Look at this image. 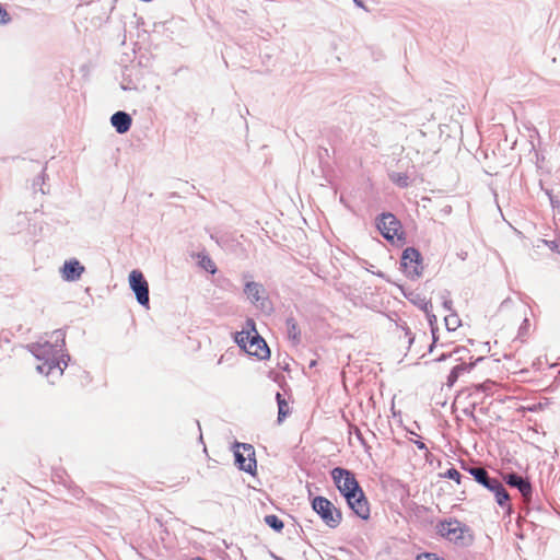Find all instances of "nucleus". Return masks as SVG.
<instances>
[{
  "label": "nucleus",
  "mask_w": 560,
  "mask_h": 560,
  "mask_svg": "<svg viewBox=\"0 0 560 560\" xmlns=\"http://www.w3.org/2000/svg\"><path fill=\"white\" fill-rule=\"evenodd\" d=\"M330 475L335 486L353 513L362 520H368L370 517V505L354 474L346 468L335 467Z\"/></svg>",
  "instance_id": "2"
},
{
  "label": "nucleus",
  "mask_w": 560,
  "mask_h": 560,
  "mask_svg": "<svg viewBox=\"0 0 560 560\" xmlns=\"http://www.w3.org/2000/svg\"><path fill=\"white\" fill-rule=\"evenodd\" d=\"M350 433H353L355 435V438L359 440V442L361 443V445L368 450L370 448V446L368 445L361 430L358 428V427H351L350 429Z\"/></svg>",
  "instance_id": "25"
},
{
  "label": "nucleus",
  "mask_w": 560,
  "mask_h": 560,
  "mask_svg": "<svg viewBox=\"0 0 560 560\" xmlns=\"http://www.w3.org/2000/svg\"><path fill=\"white\" fill-rule=\"evenodd\" d=\"M129 285L136 295L137 302L144 307H149V283L140 270H132L129 273Z\"/></svg>",
  "instance_id": "10"
},
{
  "label": "nucleus",
  "mask_w": 560,
  "mask_h": 560,
  "mask_svg": "<svg viewBox=\"0 0 560 560\" xmlns=\"http://www.w3.org/2000/svg\"><path fill=\"white\" fill-rule=\"evenodd\" d=\"M462 468L467 471L476 482L493 492L495 501L501 508L511 509L510 494L498 478L491 477L487 469L481 466L463 463Z\"/></svg>",
  "instance_id": "4"
},
{
  "label": "nucleus",
  "mask_w": 560,
  "mask_h": 560,
  "mask_svg": "<svg viewBox=\"0 0 560 560\" xmlns=\"http://www.w3.org/2000/svg\"><path fill=\"white\" fill-rule=\"evenodd\" d=\"M110 124L118 133L124 135L129 131L132 118L128 113L118 110L112 115Z\"/></svg>",
  "instance_id": "15"
},
{
  "label": "nucleus",
  "mask_w": 560,
  "mask_h": 560,
  "mask_svg": "<svg viewBox=\"0 0 560 560\" xmlns=\"http://www.w3.org/2000/svg\"><path fill=\"white\" fill-rule=\"evenodd\" d=\"M400 268L410 279H417L422 275V256L415 247L404 249L400 258Z\"/></svg>",
  "instance_id": "9"
},
{
  "label": "nucleus",
  "mask_w": 560,
  "mask_h": 560,
  "mask_svg": "<svg viewBox=\"0 0 560 560\" xmlns=\"http://www.w3.org/2000/svg\"><path fill=\"white\" fill-rule=\"evenodd\" d=\"M421 310L425 313L430 328H431L432 343L429 347V352H432L435 347V343L439 339V337L436 335V332L439 330L438 318L434 314H432V304L430 301H423V306H421Z\"/></svg>",
  "instance_id": "16"
},
{
  "label": "nucleus",
  "mask_w": 560,
  "mask_h": 560,
  "mask_svg": "<svg viewBox=\"0 0 560 560\" xmlns=\"http://www.w3.org/2000/svg\"><path fill=\"white\" fill-rule=\"evenodd\" d=\"M44 184V174L39 175L36 179H34L33 186L36 189L37 186L39 187V190L45 194V190L43 189Z\"/></svg>",
  "instance_id": "34"
},
{
  "label": "nucleus",
  "mask_w": 560,
  "mask_h": 560,
  "mask_svg": "<svg viewBox=\"0 0 560 560\" xmlns=\"http://www.w3.org/2000/svg\"><path fill=\"white\" fill-rule=\"evenodd\" d=\"M447 330L454 331L460 325V319L456 313H452L444 318Z\"/></svg>",
  "instance_id": "21"
},
{
  "label": "nucleus",
  "mask_w": 560,
  "mask_h": 560,
  "mask_svg": "<svg viewBox=\"0 0 560 560\" xmlns=\"http://www.w3.org/2000/svg\"><path fill=\"white\" fill-rule=\"evenodd\" d=\"M413 443L419 450L428 451L427 445L422 441L417 440Z\"/></svg>",
  "instance_id": "37"
},
{
  "label": "nucleus",
  "mask_w": 560,
  "mask_h": 560,
  "mask_svg": "<svg viewBox=\"0 0 560 560\" xmlns=\"http://www.w3.org/2000/svg\"><path fill=\"white\" fill-rule=\"evenodd\" d=\"M312 509L318 514L324 524L329 528H336L342 521V513L327 498L318 495L311 502Z\"/></svg>",
  "instance_id": "6"
},
{
  "label": "nucleus",
  "mask_w": 560,
  "mask_h": 560,
  "mask_svg": "<svg viewBox=\"0 0 560 560\" xmlns=\"http://www.w3.org/2000/svg\"><path fill=\"white\" fill-rule=\"evenodd\" d=\"M457 370H451L448 376H447V382H446V385L452 387L456 381L458 380V375L456 374Z\"/></svg>",
  "instance_id": "31"
},
{
  "label": "nucleus",
  "mask_w": 560,
  "mask_h": 560,
  "mask_svg": "<svg viewBox=\"0 0 560 560\" xmlns=\"http://www.w3.org/2000/svg\"><path fill=\"white\" fill-rule=\"evenodd\" d=\"M84 270V266L79 260L70 259L65 261L61 268V276L66 281H77L81 278Z\"/></svg>",
  "instance_id": "14"
},
{
  "label": "nucleus",
  "mask_w": 560,
  "mask_h": 560,
  "mask_svg": "<svg viewBox=\"0 0 560 560\" xmlns=\"http://www.w3.org/2000/svg\"><path fill=\"white\" fill-rule=\"evenodd\" d=\"M397 185L400 187H407L408 186V177L406 175H404V176L399 175L398 179H397Z\"/></svg>",
  "instance_id": "35"
},
{
  "label": "nucleus",
  "mask_w": 560,
  "mask_h": 560,
  "mask_svg": "<svg viewBox=\"0 0 560 560\" xmlns=\"http://www.w3.org/2000/svg\"><path fill=\"white\" fill-rule=\"evenodd\" d=\"M217 273V267L212 262V284L215 287V289L212 290V299H223L224 294L231 293L233 290L232 282L224 278V277H217L214 278Z\"/></svg>",
  "instance_id": "13"
},
{
  "label": "nucleus",
  "mask_w": 560,
  "mask_h": 560,
  "mask_svg": "<svg viewBox=\"0 0 560 560\" xmlns=\"http://www.w3.org/2000/svg\"><path fill=\"white\" fill-rule=\"evenodd\" d=\"M545 192L549 198L551 207L553 209L558 208L560 206V201L551 194L549 189H546Z\"/></svg>",
  "instance_id": "32"
},
{
  "label": "nucleus",
  "mask_w": 560,
  "mask_h": 560,
  "mask_svg": "<svg viewBox=\"0 0 560 560\" xmlns=\"http://www.w3.org/2000/svg\"><path fill=\"white\" fill-rule=\"evenodd\" d=\"M65 337V332L58 329L51 334L52 341H37L28 346L33 355L37 360L43 361L36 368L39 373L46 376L54 374L57 376L62 375L63 369L68 365V361H70L69 354H59L66 346Z\"/></svg>",
  "instance_id": "1"
},
{
  "label": "nucleus",
  "mask_w": 560,
  "mask_h": 560,
  "mask_svg": "<svg viewBox=\"0 0 560 560\" xmlns=\"http://www.w3.org/2000/svg\"><path fill=\"white\" fill-rule=\"evenodd\" d=\"M11 21L7 10L0 4V25H5Z\"/></svg>",
  "instance_id": "30"
},
{
  "label": "nucleus",
  "mask_w": 560,
  "mask_h": 560,
  "mask_svg": "<svg viewBox=\"0 0 560 560\" xmlns=\"http://www.w3.org/2000/svg\"><path fill=\"white\" fill-rule=\"evenodd\" d=\"M452 304H453V302L451 300H444V302H443V306L447 311H452Z\"/></svg>",
  "instance_id": "38"
},
{
  "label": "nucleus",
  "mask_w": 560,
  "mask_h": 560,
  "mask_svg": "<svg viewBox=\"0 0 560 560\" xmlns=\"http://www.w3.org/2000/svg\"><path fill=\"white\" fill-rule=\"evenodd\" d=\"M244 293L256 306H259L261 310L266 307L265 304L268 299L265 296L266 290L262 284L255 281H247L244 287Z\"/></svg>",
  "instance_id": "12"
},
{
  "label": "nucleus",
  "mask_w": 560,
  "mask_h": 560,
  "mask_svg": "<svg viewBox=\"0 0 560 560\" xmlns=\"http://www.w3.org/2000/svg\"><path fill=\"white\" fill-rule=\"evenodd\" d=\"M265 523L277 533H280L284 527L283 522L275 514L266 515Z\"/></svg>",
  "instance_id": "20"
},
{
  "label": "nucleus",
  "mask_w": 560,
  "mask_h": 560,
  "mask_svg": "<svg viewBox=\"0 0 560 560\" xmlns=\"http://www.w3.org/2000/svg\"><path fill=\"white\" fill-rule=\"evenodd\" d=\"M375 224L382 236L394 242L395 237L398 241H404V231L400 221L390 212H383L375 219Z\"/></svg>",
  "instance_id": "7"
},
{
  "label": "nucleus",
  "mask_w": 560,
  "mask_h": 560,
  "mask_svg": "<svg viewBox=\"0 0 560 560\" xmlns=\"http://www.w3.org/2000/svg\"><path fill=\"white\" fill-rule=\"evenodd\" d=\"M443 476L447 479L454 480L458 485L464 483L465 487L467 483H471V479L469 477H463L454 467L448 468Z\"/></svg>",
  "instance_id": "19"
},
{
  "label": "nucleus",
  "mask_w": 560,
  "mask_h": 560,
  "mask_svg": "<svg viewBox=\"0 0 560 560\" xmlns=\"http://www.w3.org/2000/svg\"><path fill=\"white\" fill-rule=\"evenodd\" d=\"M462 352H468V350L465 347H457L452 352L442 353L439 358L435 359V361L443 362V361L447 360L448 358H452L453 355L459 354Z\"/></svg>",
  "instance_id": "23"
},
{
  "label": "nucleus",
  "mask_w": 560,
  "mask_h": 560,
  "mask_svg": "<svg viewBox=\"0 0 560 560\" xmlns=\"http://www.w3.org/2000/svg\"><path fill=\"white\" fill-rule=\"evenodd\" d=\"M417 560H444V559L439 557L436 553L423 552V553H420L417 556Z\"/></svg>",
  "instance_id": "29"
},
{
  "label": "nucleus",
  "mask_w": 560,
  "mask_h": 560,
  "mask_svg": "<svg viewBox=\"0 0 560 560\" xmlns=\"http://www.w3.org/2000/svg\"><path fill=\"white\" fill-rule=\"evenodd\" d=\"M287 332L290 340L298 345L301 341V331L299 329L296 320L291 316L285 320Z\"/></svg>",
  "instance_id": "17"
},
{
  "label": "nucleus",
  "mask_w": 560,
  "mask_h": 560,
  "mask_svg": "<svg viewBox=\"0 0 560 560\" xmlns=\"http://www.w3.org/2000/svg\"><path fill=\"white\" fill-rule=\"evenodd\" d=\"M217 244L225 250H231L234 247V237L232 236H215Z\"/></svg>",
  "instance_id": "22"
},
{
  "label": "nucleus",
  "mask_w": 560,
  "mask_h": 560,
  "mask_svg": "<svg viewBox=\"0 0 560 560\" xmlns=\"http://www.w3.org/2000/svg\"><path fill=\"white\" fill-rule=\"evenodd\" d=\"M234 341L247 354L265 360L270 357V349L258 334L253 318H247L243 329L234 334Z\"/></svg>",
  "instance_id": "3"
},
{
  "label": "nucleus",
  "mask_w": 560,
  "mask_h": 560,
  "mask_svg": "<svg viewBox=\"0 0 560 560\" xmlns=\"http://www.w3.org/2000/svg\"><path fill=\"white\" fill-rule=\"evenodd\" d=\"M438 533L457 546L466 547L472 542L469 528L457 520L443 521L436 526Z\"/></svg>",
  "instance_id": "5"
},
{
  "label": "nucleus",
  "mask_w": 560,
  "mask_h": 560,
  "mask_svg": "<svg viewBox=\"0 0 560 560\" xmlns=\"http://www.w3.org/2000/svg\"><path fill=\"white\" fill-rule=\"evenodd\" d=\"M234 460L240 470H243L252 476L256 474L257 462L255 450L253 445L247 443H234Z\"/></svg>",
  "instance_id": "8"
},
{
  "label": "nucleus",
  "mask_w": 560,
  "mask_h": 560,
  "mask_svg": "<svg viewBox=\"0 0 560 560\" xmlns=\"http://www.w3.org/2000/svg\"><path fill=\"white\" fill-rule=\"evenodd\" d=\"M353 1H354V3H355L358 7H360V8H364V4H363V2H362L361 0H353Z\"/></svg>",
  "instance_id": "39"
},
{
  "label": "nucleus",
  "mask_w": 560,
  "mask_h": 560,
  "mask_svg": "<svg viewBox=\"0 0 560 560\" xmlns=\"http://www.w3.org/2000/svg\"><path fill=\"white\" fill-rule=\"evenodd\" d=\"M551 252L560 254V238L552 241H544Z\"/></svg>",
  "instance_id": "28"
},
{
  "label": "nucleus",
  "mask_w": 560,
  "mask_h": 560,
  "mask_svg": "<svg viewBox=\"0 0 560 560\" xmlns=\"http://www.w3.org/2000/svg\"><path fill=\"white\" fill-rule=\"evenodd\" d=\"M409 299L413 304L418 305L420 308H421V306H423V301H427L425 299H420L419 295H417V299H412V298H409Z\"/></svg>",
  "instance_id": "36"
},
{
  "label": "nucleus",
  "mask_w": 560,
  "mask_h": 560,
  "mask_svg": "<svg viewBox=\"0 0 560 560\" xmlns=\"http://www.w3.org/2000/svg\"><path fill=\"white\" fill-rule=\"evenodd\" d=\"M276 400L278 404L277 421H278V423H281L287 418V416L290 413V408H289L288 401L285 400L283 395L279 392H277V394H276Z\"/></svg>",
  "instance_id": "18"
},
{
  "label": "nucleus",
  "mask_w": 560,
  "mask_h": 560,
  "mask_svg": "<svg viewBox=\"0 0 560 560\" xmlns=\"http://www.w3.org/2000/svg\"><path fill=\"white\" fill-rule=\"evenodd\" d=\"M198 258V265L206 271H210V258L205 253L192 255Z\"/></svg>",
  "instance_id": "24"
},
{
  "label": "nucleus",
  "mask_w": 560,
  "mask_h": 560,
  "mask_svg": "<svg viewBox=\"0 0 560 560\" xmlns=\"http://www.w3.org/2000/svg\"><path fill=\"white\" fill-rule=\"evenodd\" d=\"M476 363H460L455 365L452 370H457L456 374L459 376L464 372H469L474 369Z\"/></svg>",
  "instance_id": "26"
},
{
  "label": "nucleus",
  "mask_w": 560,
  "mask_h": 560,
  "mask_svg": "<svg viewBox=\"0 0 560 560\" xmlns=\"http://www.w3.org/2000/svg\"><path fill=\"white\" fill-rule=\"evenodd\" d=\"M503 480L512 488H516L525 501H529L533 494V488L528 479L511 471L503 475Z\"/></svg>",
  "instance_id": "11"
},
{
  "label": "nucleus",
  "mask_w": 560,
  "mask_h": 560,
  "mask_svg": "<svg viewBox=\"0 0 560 560\" xmlns=\"http://www.w3.org/2000/svg\"><path fill=\"white\" fill-rule=\"evenodd\" d=\"M529 330V320L528 318H524L523 323L521 324L518 328V335L517 338L522 339L528 335Z\"/></svg>",
  "instance_id": "27"
},
{
  "label": "nucleus",
  "mask_w": 560,
  "mask_h": 560,
  "mask_svg": "<svg viewBox=\"0 0 560 560\" xmlns=\"http://www.w3.org/2000/svg\"><path fill=\"white\" fill-rule=\"evenodd\" d=\"M491 386H492V382L488 381V382L475 385V390L476 392H487L491 388Z\"/></svg>",
  "instance_id": "33"
}]
</instances>
